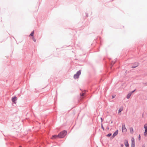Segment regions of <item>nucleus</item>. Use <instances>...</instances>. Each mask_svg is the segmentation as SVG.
<instances>
[{"label": "nucleus", "instance_id": "nucleus-1", "mask_svg": "<svg viewBox=\"0 0 147 147\" xmlns=\"http://www.w3.org/2000/svg\"><path fill=\"white\" fill-rule=\"evenodd\" d=\"M67 133V131L65 130L61 131L58 134V136H59V138H63L66 135Z\"/></svg>", "mask_w": 147, "mask_h": 147}, {"label": "nucleus", "instance_id": "nucleus-2", "mask_svg": "<svg viewBox=\"0 0 147 147\" xmlns=\"http://www.w3.org/2000/svg\"><path fill=\"white\" fill-rule=\"evenodd\" d=\"M81 70H80L78 71L74 75V78L75 79H77L79 78V76L81 74Z\"/></svg>", "mask_w": 147, "mask_h": 147}, {"label": "nucleus", "instance_id": "nucleus-3", "mask_svg": "<svg viewBox=\"0 0 147 147\" xmlns=\"http://www.w3.org/2000/svg\"><path fill=\"white\" fill-rule=\"evenodd\" d=\"M140 63L138 62H135L132 64L131 68H134L139 65Z\"/></svg>", "mask_w": 147, "mask_h": 147}, {"label": "nucleus", "instance_id": "nucleus-4", "mask_svg": "<svg viewBox=\"0 0 147 147\" xmlns=\"http://www.w3.org/2000/svg\"><path fill=\"white\" fill-rule=\"evenodd\" d=\"M145 131L144 132V135L145 136H147V125L145 124L144 125Z\"/></svg>", "mask_w": 147, "mask_h": 147}, {"label": "nucleus", "instance_id": "nucleus-5", "mask_svg": "<svg viewBox=\"0 0 147 147\" xmlns=\"http://www.w3.org/2000/svg\"><path fill=\"white\" fill-rule=\"evenodd\" d=\"M17 100V98L16 96H14V97H12V102L14 104H16V101Z\"/></svg>", "mask_w": 147, "mask_h": 147}, {"label": "nucleus", "instance_id": "nucleus-6", "mask_svg": "<svg viewBox=\"0 0 147 147\" xmlns=\"http://www.w3.org/2000/svg\"><path fill=\"white\" fill-rule=\"evenodd\" d=\"M118 133V130H116L113 134V136L111 137V138H113L116 136Z\"/></svg>", "mask_w": 147, "mask_h": 147}, {"label": "nucleus", "instance_id": "nucleus-7", "mask_svg": "<svg viewBox=\"0 0 147 147\" xmlns=\"http://www.w3.org/2000/svg\"><path fill=\"white\" fill-rule=\"evenodd\" d=\"M122 129L123 132H126L127 131V129L125 127V124H123L122 125Z\"/></svg>", "mask_w": 147, "mask_h": 147}, {"label": "nucleus", "instance_id": "nucleus-8", "mask_svg": "<svg viewBox=\"0 0 147 147\" xmlns=\"http://www.w3.org/2000/svg\"><path fill=\"white\" fill-rule=\"evenodd\" d=\"M124 144L126 147H129V145L127 140H124Z\"/></svg>", "mask_w": 147, "mask_h": 147}, {"label": "nucleus", "instance_id": "nucleus-9", "mask_svg": "<svg viewBox=\"0 0 147 147\" xmlns=\"http://www.w3.org/2000/svg\"><path fill=\"white\" fill-rule=\"evenodd\" d=\"M57 137L59 138V136H58V134L57 135H53L52 136V139H55Z\"/></svg>", "mask_w": 147, "mask_h": 147}, {"label": "nucleus", "instance_id": "nucleus-10", "mask_svg": "<svg viewBox=\"0 0 147 147\" xmlns=\"http://www.w3.org/2000/svg\"><path fill=\"white\" fill-rule=\"evenodd\" d=\"M123 110V109L120 108L118 110V114L119 115H120L121 114V111Z\"/></svg>", "mask_w": 147, "mask_h": 147}, {"label": "nucleus", "instance_id": "nucleus-11", "mask_svg": "<svg viewBox=\"0 0 147 147\" xmlns=\"http://www.w3.org/2000/svg\"><path fill=\"white\" fill-rule=\"evenodd\" d=\"M130 131L131 134H133L134 132L133 129L132 127L130 128Z\"/></svg>", "mask_w": 147, "mask_h": 147}, {"label": "nucleus", "instance_id": "nucleus-12", "mask_svg": "<svg viewBox=\"0 0 147 147\" xmlns=\"http://www.w3.org/2000/svg\"><path fill=\"white\" fill-rule=\"evenodd\" d=\"M131 95V94L130 93H128L127 95V99H129L130 98Z\"/></svg>", "mask_w": 147, "mask_h": 147}, {"label": "nucleus", "instance_id": "nucleus-13", "mask_svg": "<svg viewBox=\"0 0 147 147\" xmlns=\"http://www.w3.org/2000/svg\"><path fill=\"white\" fill-rule=\"evenodd\" d=\"M116 61V60H115V61H112V62L111 63V65H112L111 67H112L113 65L115 63Z\"/></svg>", "mask_w": 147, "mask_h": 147}, {"label": "nucleus", "instance_id": "nucleus-14", "mask_svg": "<svg viewBox=\"0 0 147 147\" xmlns=\"http://www.w3.org/2000/svg\"><path fill=\"white\" fill-rule=\"evenodd\" d=\"M34 33V31L33 30L32 31L30 35V36H33Z\"/></svg>", "mask_w": 147, "mask_h": 147}, {"label": "nucleus", "instance_id": "nucleus-15", "mask_svg": "<svg viewBox=\"0 0 147 147\" xmlns=\"http://www.w3.org/2000/svg\"><path fill=\"white\" fill-rule=\"evenodd\" d=\"M111 135H112V134L111 133H109V134H107V135L106 136L107 137H109L111 136Z\"/></svg>", "mask_w": 147, "mask_h": 147}, {"label": "nucleus", "instance_id": "nucleus-16", "mask_svg": "<svg viewBox=\"0 0 147 147\" xmlns=\"http://www.w3.org/2000/svg\"><path fill=\"white\" fill-rule=\"evenodd\" d=\"M131 143H135L134 139L133 138L131 139Z\"/></svg>", "mask_w": 147, "mask_h": 147}, {"label": "nucleus", "instance_id": "nucleus-17", "mask_svg": "<svg viewBox=\"0 0 147 147\" xmlns=\"http://www.w3.org/2000/svg\"><path fill=\"white\" fill-rule=\"evenodd\" d=\"M131 147H135V143H131Z\"/></svg>", "mask_w": 147, "mask_h": 147}, {"label": "nucleus", "instance_id": "nucleus-18", "mask_svg": "<svg viewBox=\"0 0 147 147\" xmlns=\"http://www.w3.org/2000/svg\"><path fill=\"white\" fill-rule=\"evenodd\" d=\"M101 128L104 131L105 130V128H104V127H103V125L102 124H101Z\"/></svg>", "mask_w": 147, "mask_h": 147}, {"label": "nucleus", "instance_id": "nucleus-19", "mask_svg": "<svg viewBox=\"0 0 147 147\" xmlns=\"http://www.w3.org/2000/svg\"><path fill=\"white\" fill-rule=\"evenodd\" d=\"M84 95H85V93H80V96H84Z\"/></svg>", "mask_w": 147, "mask_h": 147}, {"label": "nucleus", "instance_id": "nucleus-20", "mask_svg": "<svg viewBox=\"0 0 147 147\" xmlns=\"http://www.w3.org/2000/svg\"><path fill=\"white\" fill-rule=\"evenodd\" d=\"M136 90V89H135L134 90L132 91L131 92H130L129 93L131 94H132V93H134Z\"/></svg>", "mask_w": 147, "mask_h": 147}, {"label": "nucleus", "instance_id": "nucleus-21", "mask_svg": "<svg viewBox=\"0 0 147 147\" xmlns=\"http://www.w3.org/2000/svg\"><path fill=\"white\" fill-rule=\"evenodd\" d=\"M138 139L139 140H140L141 139V136H140V134L139 136Z\"/></svg>", "mask_w": 147, "mask_h": 147}, {"label": "nucleus", "instance_id": "nucleus-22", "mask_svg": "<svg viewBox=\"0 0 147 147\" xmlns=\"http://www.w3.org/2000/svg\"><path fill=\"white\" fill-rule=\"evenodd\" d=\"M32 39L34 42H36V39L34 38V37L32 38Z\"/></svg>", "mask_w": 147, "mask_h": 147}, {"label": "nucleus", "instance_id": "nucleus-23", "mask_svg": "<svg viewBox=\"0 0 147 147\" xmlns=\"http://www.w3.org/2000/svg\"><path fill=\"white\" fill-rule=\"evenodd\" d=\"M123 146H124V145H123V144H121V147H123Z\"/></svg>", "mask_w": 147, "mask_h": 147}, {"label": "nucleus", "instance_id": "nucleus-24", "mask_svg": "<svg viewBox=\"0 0 147 147\" xmlns=\"http://www.w3.org/2000/svg\"><path fill=\"white\" fill-rule=\"evenodd\" d=\"M86 17H88V14L87 13H86Z\"/></svg>", "mask_w": 147, "mask_h": 147}, {"label": "nucleus", "instance_id": "nucleus-25", "mask_svg": "<svg viewBox=\"0 0 147 147\" xmlns=\"http://www.w3.org/2000/svg\"><path fill=\"white\" fill-rule=\"evenodd\" d=\"M115 96H112V98H115Z\"/></svg>", "mask_w": 147, "mask_h": 147}, {"label": "nucleus", "instance_id": "nucleus-26", "mask_svg": "<svg viewBox=\"0 0 147 147\" xmlns=\"http://www.w3.org/2000/svg\"><path fill=\"white\" fill-rule=\"evenodd\" d=\"M100 119H101V122H102V117H101L100 118Z\"/></svg>", "mask_w": 147, "mask_h": 147}, {"label": "nucleus", "instance_id": "nucleus-27", "mask_svg": "<svg viewBox=\"0 0 147 147\" xmlns=\"http://www.w3.org/2000/svg\"><path fill=\"white\" fill-rule=\"evenodd\" d=\"M19 147H22L21 146H20Z\"/></svg>", "mask_w": 147, "mask_h": 147}, {"label": "nucleus", "instance_id": "nucleus-28", "mask_svg": "<svg viewBox=\"0 0 147 147\" xmlns=\"http://www.w3.org/2000/svg\"><path fill=\"white\" fill-rule=\"evenodd\" d=\"M107 129H109V127H108Z\"/></svg>", "mask_w": 147, "mask_h": 147}, {"label": "nucleus", "instance_id": "nucleus-29", "mask_svg": "<svg viewBox=\"0 0 147 147\" xmlns=\"http://www.w3.org/2000/svg\"><path fill=\"white\" fill-rule=\"evenodd\" d=\"M112 123V121H111V123Z\"/></svg>", "mask_w": 147, "mask_h": 147}, {"label": "nucleus", "instance_id": "nucleus-30", "mask_svg": "<svg viewBox=\"0 0 147 147\" xmlns=\"http://www.w3.org/2000/svg\"><path fill=\"white\" fill-rule=\"evenodd\" d=\"M142 147H145V146H143Z\"/></svg>", "mask_w": 147, "mask_h": 147}, {"label": "nucleus", "instance_id": "nucleus-31", "mask_svg": "<svg viewBox=\"0 0 147 147\" xmlns=\"http://www.w3.org/2000/svg\"><path fill=\"white\" fill-rule=\"evenodd\" d=\"M113 0L112 1H113Z\"/></svg>", "mask_w": 147, "mask_h": 147}]
</instances>
